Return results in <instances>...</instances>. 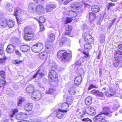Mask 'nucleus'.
Segmentation results:
<instances>
[{
	"instance_id": "nucleus-29",
	"label": "nucleus",
	"mask_w": 122,
	"mask_h": 122,
	"mask_svg": "<svg viewBox=\"0 0 122 122\" xmlns=\"http://www.w3.org/2000/svg\"><path fill=\"white\" fill-rule=\"evenodd\" d=\"M76 89L74 87L70 88L69 90V92L70 95H75L76 93Z\"/></svg>"
},
{
	"instance_id": "nucleus-43",
	"label": "nucleus",
	"mask_w": 122,
	"mask_h": 122,
	"mask_svg": "<svg viewBox=\"0 0 122 122\" xmlns=\"http://www.w3.org/2000/svg\"><path fill=\"white\" fill-rule=\"evenodd\" d=\"M18 110L17 109H15L13 110L12 112V114H10V116L11 117H12L14 115L16 114L18 112Z\"/></svg>"
},
{
	"instance_id": "nucleus-56",
	"label": "nucleus",
	"mask_w": 122,
	"mask_h": 122,
	"mask_svg": "<svg viewBox=\"0 0 122 122\" xmlns=\"http://www.w3.org/2000/svg\"><path fill=\"white\" fill-rule=\"evenodd\" d=\"M40 71V69L38 70L37 71L36 73L33 76L32 78H31L32 79H34L37 76V75L39 74V71Z\"/></svg>"
},
{
	"instance_id": "nucleus-53",
	"label": "nucleus",
	"mask_w": 122,
	"mask_h": 122,
	"mask_svg": "<svg viewBox=\"0 0 122 122\" xmlns=\"http://www.w3.org/2000/svg\"><path fill=\"white\" fill-rule=\"evenodd\" d=\"M5 83V81L4 80L0 79V88Z\"/></svg>"
},
{
	"instance_id": "nucleus-44",
	"label": "nucleus",
	"mask_w": 122,
	"mask_h": 122,
	"mask_svg": "<svg viewBox=\"0 0 122 122\" xmlns=\"http://www.w3.org/2000/svg\"><path fill=\"white\" fill-rule=\"evenodd\" d=\"M116 4L114 3L110 2L108 4L107 6V9L108 10H109L111 7H113L115 6Z\"/></svg>"
},
{
	"instance_id": "nucleus-39",
	"label": "nucleus",
	"mask_w": 122,
	"mask_h": 122,
	"mask_svg": "<svg viewBox=\"0 0 122 122\" xmlns=\"http://www.w3.org/2000/svg\"><path fill=\"white\" fill-rule=\"evenodd\" d=\"M67 38L65 37H62L60 42V45H63L67 40Z\"/></svg>"
},
{
	"instance_id": "nucleus-19",
	"label": "nucleus",
	"mask_w": 122,
	"mask_h": 122,
	"mask_svg": "<svg viewBox=\"0 0 122 122\" xmlns=\"http://www.w3.org/2000/svg\"><path fill=\"white\" fill-rule=\"evenodd\" d=\"M20 49L22 52H26L30 50V47L28 45H21L20 46Z\"/></svg>"
},
{
	"instance_id": "nucleus-18",
	"label": "nucleus",
	"mask_w": 122,
	"mask_h": 122,
	"mask_svg": "<svg viewBox=\"0 0 122 122\" xmlns=\"http://www.w3.org/2000/svg\"><path fill=\"white\" fill-rule=\"evenodd\" d=\"M15 46L12 44H10L8 46L6 49V51L10 53L13 52L14 51V48Z\"/></svg>"
},
{
	"instance_id": "nucleus-59",
	"label": "nucleus",
	"mask_w": 122,
	"mask_h": 122,
	"mask_svg": "<svg viewBox=\"0 0 122 122\" xmlns=\"http://www.w3.org/2000/svg\"><path fill=\"white\" fill-rule=\"evenodd\" d=\"M72 19L70 17L67 18L66 20V23H67L71 22L72 20Z\"/></svg>"
},
{
	"instance_id": "nucleus-48",
	"label": "nucleus",
	"mask_w": 122,
	"mask_h": 122,
	"mask_svg": "<svg viewBox=\"0 0 122 122\" xmlns=\"http://www.w3.org/2000/svg\"><path fill=\"white\" fill-rule=\"evenodd\" d=\"M120 62H119L118 60H116L115 61H114L113 62V65L114 66L116 67L117 66L119 65V63H120Z\"/></svg>"
},
{
	"instance_id": "nucleus-26",
	"label": "nucleus",
	"mask_w": 122,
	"mask_h": 122,
	"mask_svg": "<svg viewBox=\"0 0 122 122\" xmlns=\"http://www.w3.org/2000/svg\"><path fill=\"white\" fill-rule=\"evenodd\" d=\"M91 10L92 11L96 13L98 12L100 10L99 7L97 5H94L92 6Z\"/></svg>"
},
{
	"instance_id": "nucleus-12",
	"label": "nucleus",
	"mask_w": 122,
	"mask_h": 122,
	"mask_svg": "<svg viewBox=\"0 0 122 122\" xmlns=\"http://www.w3.org/2000/svg\"><path fill=\"white\" fill-rule=\"evenodd\" d=\"M71 5L72 8H74L76 10H79L78 12L81 11V10L82 5H81L80 3L78 2H76L73 5Z\"/></svg>"
},
{
	"instance_id": "nucleus-32",
	"label": "nucleus",
	"mask_w": 122,
	"mask_h": 122,
	"mask_svg": "<svg viewBox=\"0 0 122 122\" xmlns=\"http://www.w3.org/2000/svg\"><path fill=\"white\" fill-rule=\"evenodd\" d=\"M48 41L50 42H52L55 39V36L54 34L51 33L48 36Z\"/></svg>"
},
{
	"instance_id": "nucleus-38",
	"label": "nucleus",
	"mask_w": 122,
	"mask_h": 122,
	"mask_svg": "<svg viewBox=\"0 0 122 122\" xmlns=\"http://www.w3.org/2000/svg\"><path fill=\"white\" fill-rule=\"evenodd\" d=\"M39 24L45 23L46 21V19L45 18L41 16L39 18L38 20Z\"/></svg>"
},
{
	"instance_id": "nucleus-46",
	"label": "nucleus",
	"mask_w": 122,
	"mask_h": 122,
	"mask_svg": "<svg viewBox=\"0 0 122 122\" xmlns=\"http://www.w3.org/2000/svg\"><path fill=\"white\" fill-rule=\"evenodd\" d=\"M25 101V99L22 98L19 99V101L18 103V105L19 106H20L23 102Z\"/></svg>"
},
{
	"instance_id": "nucleus-63",
	"label": "nucleus",
	"mask_w": 122,
	"mask_h": 122,
	"mask_svg": "<svg viewBox=\"0 0 122 122\" xmlns=\"http://www.w3.org/2000/svg\"><path fill=\"white\" fill-rule=\"evenodd\" d=\"M16 18L17 20V21L18 24H20L21 22L22 21V19H21V18L19 19L18 18V17L17 16L16 17Z\"/></svg>"
},
{
	"instance_id": "nucleus-3",
	"label": "nucleus",
	"mask_w": 122,
	"mask_h": 122,
	"mask_svg": "<svg viewBox=\"0 0 122 122\" xmlns=\"http://www.w3.org/2000/svg\"><path fill=\"white\" fill-rule=\"evenodd\" d=\"M24 39L26 41L30 40L34 37L33 29L29 27H26L24 29Z\"/></svg>"
},
{
	"instance_id": "nucleus-64",
	"label": "nucleus",
	"mask_w": 122,
	"mask_h": 122,
	"mask_svg": "<svg viewBox=\"0 0 122 122\" xmlns=\"http://www.w3.org/2000/svg\"><path fill=\"white\" fill-rule=\"evenodd\" d=\"M82 62L79 60L78 61H77L76 63V64L78 65H81Z\"/></svg>"
},
{
	"instance_id": "nucleus-24",
	"label": "nucleus",
	"mask_w": 122,
	"mask_h": 122,
	"mask_svg": "<svg viewBox=\"0 0 122 122\" xmlns=\"http://www.w3.org/2000/svg\"><path fill=\"white\" fill-rule=\"evenodd\" d=\"M44 10V7L41 5H39L36 6L35 10L39 14L40 12H43Z\"/></svg>"
},
{
	"instance_id": "nucleus-34",
	"label": "nucleus",
	"mask_w": 122,
	"mask_h": 122,
	"mask_svg": "<svg viewBox=\"0 0 122 122\" xmlns=\"http://www.w3.org/2000/svg\"><path fill=\"white\" fill-rule=\"evenodd\" d=\"M77 72L79 74L80 76H81V75L83 74L84 73V70L82 68H78L76 70Z\"/></svg>"
},
{
	"instance_id": "nucleus-37",
	"label": "nucleus",
	"mask_w": 122,
	"mask_h": 122,
	"mask_svg": "<svg viewBox=\"0 0 122 122\" xmlns=\"http://www.w3.org/2000/svg\"><path fill=\"white\" fill-rule=\"evenodd\" d=\"M46 53L45 52H42L39 54V57L41 59H44L46 57Z\"/></svg>"
},
{
	"instance_id": "nucleus-17",
	"label": "nucleus",
	"mask_w": 122,
	"mask_h": 122,
	"mask_svg": "<svg viewBox=\"0 0 122 122\" xmlns=\"http://www.w3.org/2000/svg\"><path fill=\"white\" fill-rule=\"evenodd\" d=\"M7 25V20L6 19H2L0 21V26L2 28H4Z\"/></svg>"
},
{
	"instance_id": "nucleus-28",
	"label": "nucleus",
	"mask_w": 122,
	"mask_h": 122,
	"mask_svg": "<svg viewBox=\"0 0 122 122\" xmlns=\"http://www.w3.org/2000/svg\"><path fill=\"white\" fill-rule=\"evenodd\" d=\"M23 13L21 9L17 7L15 10L14 13L15 16L19 15L20 14H21Z\"/></svg>"
},
{
	"instance_id": "nucleus-33",
	"label": "nucleus",
	"mask_w": 122,
	"mask_h": 122,
	"mask_svg": "<svg viewBox=\"0 0 122 122\" xmlns=\"http://www.w3.org/2000/svg\"><path fill=\"white\" fill-rule=\"evenodd\" d=\"M67 103L70 106L71 105L73 101V97H71V98L70 97H68L66 99Z\"/></svg>"
},
{
	"instance_id": "nucleus-40",
	"label": "nucleus",
	"mask_w": 122,
	"mask_h": 122,
	"mask_svg": "<svg viewBox=\"0 0 122 122\" xmlns=\"http://www.w3.org/2000/svg\"><path fill=\"white\" fill-rule=\"evenodd\" d=\"M69 15L72 17H74L77 15L76 13L72 10H70L69 12Z\"/></svg>"
},
{
	"instance_id": "nucleus-30",
	"label": "nucleus",
	"mask_w": 122,
	"mask_h": 122,
	"mask_svg": "<svg viewBox=\"0 0 122 122\" xmlns=\"http://www.w3.org/2000/svg\"><path fill=\"white\" fill-rule=\"evenodd\" d=\"M6 94L10 96H13L14 93L13 90L10 88H7L6 89Z\"/></svg>"
},
{
	"instance_id": "nucleus-36",
	"label": "nucleus",
	"mask_w": 122,
	"mask_h": 122,
	"mask_svg": "<svg viewBox=\"0 0 122 122\" xmlns=\"http://www.w3.org/2000/svg\"><path fill=\"white\" fill-rule=\"evenodd\" d=\"M69 106L67 102H64L61 105V107L64 109V110H66L69 108Z\"/></svg>"
},
{
	"instance_id": "nucleus-25",
	"label": "nucleus",
	"mask_w": 122,
	"mask_h": 122,
	"mask_svg": "<svg viewBox=\"0 0 122 122\" xmlns=\"http://www.w3.org/2000/svg\"><path fill=\"white\" fill-rule=\"evenodd\" d=\"M83 37L85 41L87 42L89 39L92 37V36L91 35L86 33L83 34Z\"/></svg>"
},
{
	"instance_id": "nucleus-10",
	"label": "nucleus",
	"mask_w": 122,
	"mask_h": 122,
	"mask_svg": "<svg viewBox=\"0 0 122 122\" xmlns=\"http://www.w3.org/2000/svg\"><path fill=\"white\" fill-rule=\"evenodd\" d=\"M85 111L86 113L91 116H94L96 114L95 110L92 107H91L86 109Z\"/></svg>"
},
{
	"instance_id": "nucleus-23",
	"label": "nucleus",
	"mask_w": 122,
	"mask_h": 122,
	"mask_svg": "<svg viewBox=\"0 0 122 122\" xmlns=\"http://www.w3.org/2000/svg\"><path fill=\"white\" fill-rule=\"evenodd\" d=\"M34 90V87L31 85H28L26 88V92L29 94H31L33 92Z\"/></svg>"
},
{
	"instance_id": "nucleus-15",
	"label": "nucleus",
	"mask_w": 122,
	"mask_h": 122,
	"mask_svg": "<svg viewBox=\"0 0 122 122\" xmlns=\"http://www.w3.org/2000/svg\"><path fill=\"white\" fill-rule=\"evenodd\" d=\"M82 78L81 76H77L74 81L75 85L76 86H78L81 83L82 81Z\"/></svg>"
},
{
	"instance_id": "nucleus-57",
	"label": "nucleus",
	"mask_w": 122,
	"mask_h": 122,
	"mask_svg": "<svg viewBox=\"0 0 122 122\" xmlns=\"http://www.w3.org/2000/svg\"><path fill=\"white\" fill-rule=\"evenodd\" d=\"M15 52L16 54L19 56H21V54L20 52L18 50H16L15 51Z\"/></svg>"
},
{
	"instance_id": "nucleus-21",
	"label": "nucleus",
	"mask_w": 122,
	"mask_h": 122,
	"mask_svg": "<svg viewBox=\"0 0 122 122\" xmlns=\"http://www.w3.org/2000/svg\"><path fill=\"white\" fill-rule=\"evenodd\" d=\"M89 16L90 20L91 22H92L94 21L97 17L96 14L92 12H90L89 14Z\"/></svg>"
},
{
	"instance_id": "nucleus-14",
	"label": "nucleus",
	"mask_w": 122,
	"mask_h": 122,
	"mask_svg": "<svg viewBox=\"0 0 122 122\" xmlns=\"http://www.w3.org/2000/svg\"><path fill=\"white\" fill-rule=\"evenodd\" d=\"M91 92L93 94L95 95L98 97H103L104 96L103 93L102 92L95 89L92 90Z\"/></svg>"
},
{
	"instance_id": "nucleus-6",
	"label": "nucleus",
	"mask_w": 122,
	"mask_h": 122,
	"mask_svg": "<svg viewBox=\"0 0 122 122\" xmlns=\"http://www.w3.org/2000/svg\"><path fill=\"white\" fill-rule=\"evenodd\" d=\"M105 117L101 115V114H98L93 118V120L94 122H109L106 120Z\"/></svg>"
},
{
	"instance_id": "nucleus-5",
	"label": "nucleus",
	"mask_w": 122,
	"mask_h": 122,
	"mask_svg": "<svg viewBox=\"0 0 122 122\" xmlns=\"http://www.w3.org/2000/svg\"><path fill=\"white\" fill-rule=\"evenodd\" d=\"M41 96V94L39 91H35L32 94L31 98L34 101H37L40 100Z\"/></svg>"
},
{
	"instance_id": "nucleus-54",
	"label": "nucleus",
	"mask_w": 122,
	"mask_h": 122,
	"mask_svg": "<svg viewBox=\"0 0 122 122\" xmlns=\"http://www.w3.org/2000/svg\"><path fill=\"white\" fill-rule=\"evenodd\" d=\"M87 42H88V43L90 44H91L93 43L94 42V41L93 39H92V37L91 38L89 39V40H88Z\"/></svg>"
},
{
	"instance_id": "nucleus-47",
	"label": "nucleus",
	"mask_w": 122,
	"mask_h": 122,
	"mask_svg": "<svg viewBox=\"0 0 122 122\" xmlns=\"http://www.w3.org/2000/svg\"><path fill=\"white\" fill-rule=\"evenodd\" d=\"M115 93V92H113L111 93H110L108 92H106V95L107 96L109 97L113 96Z\"/></svg>"
},
{
	"instance_id": "nucleus-41",
	"label": "nucleus",
	"mask_w": 122,
	"mask_h": 122,
	"mask_svg": "<svg viewBox=\"0 0 122 122\" xmlns=\"http://www.w3.org/2000/svg\"><path fill=\"white\" fill-rule=\"evenodd\" d=\"M20 39L18 38L15 37H13L11 39V40L13 42L17 43L20 42Z\"/></svg>"
},
{
	"instance_id": "nucleus-45",
	"label": "nucleus",
	"mask_w": 122,
	"mask_h": 122,
	"mask_svg": "<svg viewBox=\"0 0 122 122\" xmlns=\"http://www.w3.org/2000/svg\"><path fill=\"white\" fill-rule=\"evenodd\" d=\"M22 61L20 60L16 59L14 61L13 63L15 64H18L22 62Z\"/></svg>"
},
{
	"instance_id": "nucleus-27",
	"label": "nucleus",
	"mask_w": 122,
	"mask_h": 122,
	"mask_svg": "<svg viewBox=\"0 0 122 122\" xmlns=\"http://www.w3.org/2000/svg\"><path fill=\"white\" fill-rule=\"evenodd\" d=\"M92 98L91 97H87L85 100V102L86 105H89L92 103Z\"/></svg>"
},
{
	"instance_id": "nucleus-49",
	"label": "nucleus",
	"mask_w": 122,
	"mask_h": 122,
	"mask_svg": "<svg viewBox=\"0 0 122 122\" xmlns=\"http://www.w3.org/2000/svg\"><path fill=\"white\" fill-rule=\"evenodd\" d=\"M38 85L40 89L42 91H44L45 89V87L40 83H38Z\"/></svg>"
},
{
	"instance_id": "nucleus-13",
	"label": "nucleus",
	"mask_w": 122,
	"mask_h": 122,
	"mask_svg": "<svg viewBox=\"0 0 122 122\" xmlns=\"http://www.w3.org/2000/svg\"><path fill=\"white\" fill-rule=\"evenodd\" d=\"M36 5L34 3H31L29 4L28 6V10L30 12H34L35 10Z\"/></svg>"
},
{
	"instance_id": "nucleus-62",
	"label": "nucleus",
	"mask_w": 122,
	"mask_h": 122,
	"mask_svg": "<svg viewBox=\"0 0 122 122\" xmlns=\"http://www.w3.org/2000/svg\"><path fill=\"white\" fill-rule=\"evenodd\" d=\"M5 72L4 71H1L0 72V75L3 78H4L5 75Z\"/></svg>"
},
{
	"instance_id": "nucleus-58",
	"label": "nucleus",
	"mask_w": 122,
	"mask_h": 122,
	"mask_svg": "<svg viewBox=\"0 0 122 122\" xmlns=\"http://www.w3.org/2000/svg\"><path fill=\"white\" fill-rule=\"evenodd\" d=\"M94 88H96V87L93 84H90L89 87L88 88V90L89 91L91 89Z\"/></svg>"
},
{
	"instance_id": "nucleus-61",
	"label": "nucleus",
	"mask_w": 122,
	"mask_h": 122,
	"mask_svg": "<svg viewBox=\"0 0 122 122\" xmlns=\"http://www.w3.org/2000/svg\"><path fill=\"white\" fill-rule=\"evenodd\" d=\"M103 20V18L102 17L99 18V20L97 21V25H99L101 23V22Z\"/></svg>"
},
{
	"instance_id": "nucleus-51",
	"label": "nucleus",
	"mask_w": 122,
	"mask_h": 122,
	"mask_svg": "<svg viewBox=\"0 0 122 122\" xmlns=\"http://www.w3.org/2000/svg\"><path fill=\"white\" fill-rule=\"evenodd\" d=\"M116 20V19L114 18L112 20H111L110 23V25L108 26L109 28L111 27L112 25H113L115 21Z\"/></svg>"
},
{
	"instance_id": "nucleus-1",
	"label": "nucleus",
	"mask_w": 122,
	"mask_h": 122,
	"mask_svg": "<svg viewBox=\"0 0 122 122\" xmlns=\"http://www.w3.org/2000/svg\"><path fill=\"white\" fill-rule=\"evenodd\" d=\"M49 63V66L51 67V69L49 73V78L51 80V83L55 86H57L58 83L57 77L55 70L56 68V66L54 61L50 60Z\"/></svg>"
},
{
	"instance_id": "nucleus-52",
	"label": "nucleus",
	"mask_w": 122,
	"mask_h": 122,
	"mask_svg": "<svg viewBox=\"0 0 122 122\" xmlns=\"http://www.w3.org/2000/svg\"><path fill=\"white\" fill-rule=\"evenodd\" d=\"M84 54V56L83 57H82L79 59L81 61L82 63L84 62L86 59V58L88 57H85V54Z\"/></svg>"
},
{
	"instance_id": "nucleus-50",
	"label": "nucleus",
	"mask_w": 122,
	"mask_h": 122,
	"mask_svg": "<svg viewBox=\"0 0 122 122\" xmlns=\"http://www.w3.org/2000/svg\"><path fill=\"white\" fill-rule=\"evenodd\" d=\"M55 89L54 88H50L49 89V91L48 92H46V93L47 94L49 93V94H51L54 92Z\"/></svg>"
},
{
	"instance_id": "nucleus-42",
	"label": "nucleus",
	"mask_w": 122,
	"mask_h": 122,
	"mask_svg": "<svg viewBox=\"0 0 122 122\" xmlns=\"http://www.w3.org/2000/svg\"><path fill=\"white\" fill-rule=\"evenodd\" d=\"M15 118L17 120L22 121L24 119V118H23L20 114L17 115L16 116Z\"/></svg>"
},
{
	"instance_id": "nucleus-16",
	"label": "nucleus",
	"mask_w": 122,
	"mask_h": 122,
	"mask_svg": "<svg viewBox=\"0 0 122 122\" xmlns=\"http://www.w3.org/2000/svg\"><path fill=\"white\" fill-rule=\"evenodd\" d=\"M110 109L109 108L105 107L103 108L102 111L101 112V113L99 114H101L104 115H107L111 113Z\"/></svg>"
},
{
	"instance_id": "nucleus-20",
	"label": "nucleus",
	"mask_w": 122,
	"mask_h": 122,
	"mask_svg": "<svg viewBox=\"0 0 122 122\" xmlns=\"http://www.w3.org/2000/svg\"><path fill=\"white\" fill-rule=\"evenodd\" d=\"M72 29V27L71 25H68L66 27V31L65 33V35H68L70 36H71L70 35V33Z\"/></svg>"
},
{
	"instance_id": "nucleus-35",
	"label": "nucleus",
	"mask_w": 122,
	"mask_h": 122,
	"mask_svg": "<svg viewBox=\"0 0 122 122\" xmlns=\"http://www.w3.org/2000/svg\"><path fill=\"white\" fill-rule=\"evenodd\" d=\"M15 22L13 20H9L7 22V25L10 28H12L14 26Z\"/></svg>"
},
{
	"instance_id": "nucleus-4",
	"label": "nucleus",
	"mask_w": 122,
	"mask_h": 122,
	"mask_svg": "<svg viewBox=\"0 0 122 122\" xmlns=\"http://www.w3.org/2000/svg\"><path fill=\"white\" fill-rule=\"evenodd\" d=\"M43 44L40 42H38L33 45L31 47L32 51L34 52L38 53L41 51L43 48Z\"/></svg>"
},
{
	"instance_id": "nucleus-7",
	"label": "nucleus",
	"mask_w": 122,
	"mask_h": 122,
	"mask_svg": "<svg viewBox=\"0 0 122 122\" xmlns=\"http://www.w3.org/2000/svg\"><path fill=\"white\" fill-rule=\"evenodd\" d=\"M84 48L85 51H83V53L84 54H85V57H88L89 54L88 52V51L92 48V46L89 43H86L85 44Z\"/></svg>"
},
{
	"instance_id": "nucleus-22",
	"label": "nucleus",
	"mask_w": 122,
	"mask_h": 122,
	"mask_svg": "<svg viewBox=\"0 0 122 122\" xmlns=\"http://www.w3.org/2000/svg\"><path fill=\"white\" fill-rule=\"evenodd\" d=\"M33 106V104L32 103H28L25 106L24 108L26 111H30L32 109Z\"/></svg>"
},
{
	"instance_id": "nucleus-8",
	"label": "nucleus",
	"mask_w": 122,
	"mask_h": 122,
	"mask_svg": "<svg viewBox=\"0 0 122 122\" xmlns=\"http://www.w3.org/2000/svg\"><path fill=\"white\" fill-rule=\"evenodd\" d=\"M122 51L120 50H118L115 52V57L116 60H117L120 62H122Z\"/></svg>"
},
{
	"instance_id": "nucleus-11",
	"label": "nucleus",
	"mask_w": 122,
	"mask_h": 122,
	"mask_svg": "<svg viewBox=\"0 0 122 122\" xmlns=\"http://www.w3.org/2000/svg\"><path fill=\"white\" fill-rule=\"evenodd\" d=\"M67 111L66 110L59 109L57 112V117L59 118H62L65 115L64 112H66Z\"/></svg>"
},
{
	"instance_id": "nucleus-55",
	"label": "nucleus",
	"mask_w": 122,
	"mask_h": 122,
	"mask_svg": "<svg viewBox=\"0 0 122 122\" xmlns=\"http://www.w3.org/2000/svg\"><path fill=\"white\" fill-rule=\"evenodd\" d=\"M39 24V26H40V30L41 31L44 30L45 28L44 27V25L40 23Z\"/></svg>"
},
{
	"instance_id": "nucleus-31",
	"label": "nucleus",
	"mask_w": 122,
	"mask_h": 122,
	"mask_svg": "<svg viewBox=\"0 0 122 122\" xmlns=\"http://www.w3.org/2000/svg\"><path fill=\"white\" fill-rule=\"evenodd\" d=\"M5 8L8 11L12 12V4L9 3L5 5Z\"/></svg>"
},
{
	"instance_id": "nucleus-60",
	"label": "nucleus",
	"mask_w": 122,
	"mask_h": 122,
	"mask_svg": "<svg viewBox=\"0 0 122 122\" xmlns=\"http://www.w3.org/2000/svg\"><path fill=\"white\" fill-rule=\"evenodd\" d=\"M82 121H86L89 122H92V120L88 118H83L82 119Z\"/></svg>"
},
{
	"instance_id": "nucleus-2",
	"label": "nucleus",
	"mask_w": 122,
	"mask_h": 122,
	"mask_svg": "<svg viewBox=\"0 0 122 122\" xmlns=\"http://www.w3.org/2000/svg\"><path fill=\"white\" fill-rule=\"evenodd\" d=\"M57 56L58 59H61V61L63 62L69 61L71 57V55L70 54L67 53L66 51L64 50L59 51Z\"/></svg>"
},
{
	"instance_id": "nucleus-9",
	"label": "nucleus",
	"mask_w": 122,
	"mask_h": 122,
	"mask_svg": "<svg viewBox=\"0 0 122 122\" xmlns=\"http://www.w3.org/2000/svg\"><path fill=\"white\" fill-rule=\"evenodd\" d=\"M56 5L55 4H48L46 6V11L47 12H51L53 9L56 7Z\"/></svg>"
}]
</instances>
